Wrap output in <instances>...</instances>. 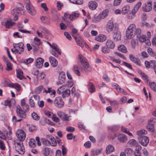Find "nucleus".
<instances>
[{"mask_svg": "<svg viewBox=\"0 0 156 156\" xmlns=\"http://www.w3.org/2000/svg\"><path fill=\"white\" fill-rule=\"evenodd\" d=\"M13 48L11 49L13 53L20 54L23 53L24 50V45L23 43L21 42L13 44Z\"/></svg>", "mask_w": 156, "mask_h": 156, "instance_id": "nucleus-1", "label": "nucleus"}, {"mask_svg": "<svg viewBox=\"0 0 156 156\" xmlns=\"http://www.w3.org/2000/svg\"><path fill=\"white\" fill-rule=\"evenodd\" d=\"M66 86L62 85L58 87L57 90V93L59 94H62L63 98L69 97L70 94V90L69 89H66Z\"/></svg>", "mask_w": 156, "mask_h": 156, "instance_id": "nucleus-2", "label": "nucleus"}, {"mask_svg": "<svg viewBox=\"0 0 156 156\" xmlns=\"http://www.w3.org/2000/svg\"><path fill=\"white\" fill-rule=\"evenodd\" d=\"M136 29V26L134 24H130L127 28L126 31V36L128 39H131L133 36V32Z\"/></svg>", "mask_w": 156, "mask_h": 156, "instance_id": "nucleus-3", "label": "nucleus"}, {"mask_svg": "<svg viewBox=\"0 0 156 156\" xmlns=\"http://www.w3.org/2000/svg\"><path fill=\"white\" fill-rule=\"evenodd\" d=\"M25 8L27 12L30 15L34 16L36 14V10L30 2H26Z\"/></svg>", "mask_w": 156, "mask_h": 156, "instance_id": "nucleus-4", "label": "nucleus"}, {"mask_svg": "<svg viewBox=\"0 0 156 156\" xmlns=\"http://www.w3.org/2000/svg\"><path fill=\"white\" fill-rule=\"evenodd\" d=\"M14 144L16 151L19 154H23L25 152V149L23 143L21 142H15Z\"/></svg>", "mask_w": 156, "mask_h": 156, "instance_id": "nucleus-5", "label": "nucleus"}, {"mask_svg": "<svg viewBox=\"0 0 156 156\" xmlns=\"http://www.w3.org/2000/svg\"><path fill=\"white\" fill-rule=\"evenodd\" d=\"M80 15L79 12L77 11L73 12L71 14L65 13L64 16L65 17L69 18L71 20H74L79 17Z\"/></svg>", "mask_w": 156, "mask_h": 156, "instance_id": "nucleus-6", "label": "nucleus"}, {"mask_svg": "<svg viewBox=\"0 0 156 156\" xmlns=\"http://www.w3.org/2000/svg\"><path fill=\"white\" fill-rule=\"evenodd\" d=\"M113 33V38L114 40L116 41L120 40L121 35L120 32L119 30L118 26H115Z\"/></svg>", "mask_w": 156, "mask_h": 156, "instance_id": "nucleus-7", "label": "nucleus"}, {"mask_svg": "<svg viewBox=\"0 0 156 156\" xmlns=\"http://www.w3.org/2000/svg\"><path fill=\"white\" fill-rule=\"evenodd\" d=\"M16 136L20 141H23L24 140L26 134L23 130L21 129H18L16 131Z\"/></svg>", "mask_w": 156, "mask_h": 156, "instance_id": "nucleus-8", "label": "nucleus"}, {"mask_svg": "<svg viewBox=\"0 0 156 156\" xmlns=\"http://www.w3.org/2000/svg\"><path fill=\"white\" fill-rule=\"evenodd\" d=\"M54 105L56 107L61 108H62L64 105V102L61 97H56L54 102Z\"/></svg>", "mask_w": 156, "mask_h": 156, "instance_id": "nucleus-9", "label": "nucleus"}, {"mask_svg": "<svg viewBox=\"0 0 156 156\" xmlns=\"http://www.w3.org/2000/svg\"><path fill=\"white\" fill-rule=\"evenodd\" d=\"M21 10L19 8H15L11 11V14L13 16V20L14 21H16L18 18V16L20 14Z\"/></svg>", "mask_w": 156, "mask_h": 156, "instance_id": "nucleus-10", "label": "nucleus"}, {"mask_svg": "<svg viewBox=\"0 0 156 156\" xmlns=\"http://www.w3.org/2000/svg\"><path fill=\"white\" fill-rule=\"evenodd\" d=\"M54 48H52L50 50V53L55 57H58L61 54V51L56 44Z\"/></svg>", "mask_w": 156, "mask_h": 156, "instance_id": "nucleus-11", "label": "nucleus"}, {"mask_svg": "<svg viewBox=\"0 0 156 156\" xmlns=\"http://www.w3.org/2000/svg\"><path fill=\"white\" fill-rule=\"evenodd\" d=\"M140 144L144 146H146L149 142L148 138L146 136H143L142 137H137Z\"/></svg>", "mask_w": 156, "mask_h": 156, "instance_id": "nucleus-12", "label": "nucleus"}, {"mask_svg": "<svg viewBox=\"0 0 156 156\" xmlns=\"http://www.w3.org/2000/svg\"><path fill=\"white\" fill-rule=\"evenodd\" d=\"M152 3L151 2L144 4L142 6V11L145 12H149L152 9Z\"/></svg>", "mask_w": 156, "mask_h": 156, "instance_id": "nucleus-13", "label": "nucleus"}, {"mask_svg": "<svg viewBox=\"0 0 156 156\" xmlns=\"http://www.w3.org/2000/svg\"><path fill=\"white\" fill-rule=\"evenodd\" d=\"M115 26H118L117 25H114L113 22L112 21H109L106 25V30L109 32L112 31H113Z\"/></svg>", "mask_w": 156, "mask_h": 156, "instance_id": "nucleus-14", "label": "nucleus"}, {"mask_svg": "<svg viewBox=\"0 0 156 156\" xmlns=\"http://www.w3.org/2000/svg\"><path fill=\"white\" fill-rule=\"evenodd\" d=\"M76 42L78 45L82 48L84 47V45L86 44V43L83 39L80 36H79L78 37H77L76 36H74Z\"/></svg>", "mask_w": 156, "mask_h": 156, "instance_id": "nucleus-15", "label": "nucleus"}, {"mask_svg": "<svg viewBox=\"0 0 156 156\" xmlns=\"http://www.w3.org/2000/svg\"><path fill=\"white\" fill-rule=\"evenodd\" d=\"M5 82L7 83L8 85L10 87L15 88L17 91H19L21 87L20 85L17 83H11L8 79L6 80Z\"/></svg>", "mask_w": 156, "mask_h": 156, "instance_id": "nucleus-16", "label": "nucleus"}, {"mask_svg": "<svg viewBox=\"0 0 156 156\" xmlns=\"http://www.w3.org/2000/svg\"><path fill=\"white\" fill-rule=\"evenodd\" d=\"M44 92L46 93H49L50 95L54 98L55 95V91L51 87H47L43 88Z\"/></svg>", "mask_w": 156, "mask_h": 156, "instance_id": "nucleus-17", "label": "nucleus"}, {"mask_svg": "<svg viewBox=\"0 0 156 156\" xmlns=\"http://www.w3.org/2000/svg\"><path fill=\"white\" fill-rule=\"evenodd\" d=\"M106 47L108 49H113L115 47V42L111 39H108L105 42Z\"/></svg>", "mask_w": 156, "mask_h": 156, "instance_id": "nucleus-18", "label": "nucleus"}, {"mask_svg": "<svg viewBox=\"0 0 156 156\" xmlns=\"http://www.w3.org/2000/svg\"><path fill=\"white\" fill-rule=\"evenodd\" d=\"M16 111L18 116L21 119L25 118L26 117V114L20 108H17L16 109Z\"/></svg>", "mask_w": 156, "mask_h": 156, "instance_id": "nucleus-19", "label": "nucleus"}, {"mask_svg": "<svg viewBox=\"0 0 156 156\" xmlns=\"http://www.w3.org/2000/svg\"><path fill=\"white\" fill-rule=\"evenodd\" d=\"M112 86L115 88L119 92L124 94H127L126 92L122 88L117 84L114 83L112 84Z\"/></svg>", "mask_w": 156, "mask_h": 156, "instance_id": "nucleus-20", "label": "nucleus"}, {"mask_svg": "<svg viewBox=\"0 0 156 156\" xmlns=\"http://www.w3.org/2000/svg\"><path fill=\"white\" fill-rule=\"evenodd\" d=\"M107 39V36L104 34H99L94 38L96 41L99 42H103Z\"/></svg>", "mask_w": 156, "mask_h": 156, "instance_id": "nucleus-21", "label": "nucleus"}, {"mask_svg": "<svg viewBox=\"0 0 156 156\" xmlns=\"http://www.w3.org/2000/svg\"><path fill=\"white\" fill-rule=\"evenodd\" d=\"M1 24L2 25L5 26L6 28H9L12 26L14 23L11 20H6L5 23L3 22H2Z\"/></svg>", "mask_w": 156, "mask_h": 156, "instance_id": "nucleus-22", "label": "nucleus"}, {"mask_svg": "<svg viewBox=\"0 0 156 156\" xmlns=\"http://www.w3.org/2000/svg\"><path fill=\"white\" fill-rule=\"evenodd\" d=\"M118 139L120 142L125 143L127 141V138L126 135L123 134H120L118 135Z\"/></svg>", "mask_w": 156, "mask_h": 156, "instance_id": "nucleus-23", "label": "nucleus"}, {"mask_svg": "<svg viewBox=\"0 0 156 156\" xmlns=\"http://www.w3.org/2000/svg\"><path fill=\"white\" fill-rule=\"evenodd\" d=\"M49 60L51 65L53 67H56L58 65V61L57 60L52 56H50Z\"/></svg>", "mask_w": 156, "mask_h": 156, "instance_id": "nucleus-24", "label": "nucleus"}, {"mask_svg": "<svg viewBox=\"0 0 156 156\" xmlns=\"http://www.w3.org/2000/svg\"><path fill=\"white\" fill-rule=\"evenodd\" d=\"M44 62V60L41 58H38L36 60L35 65L37 67L40 68L41 67Z\"/></svg>", "mask_w": 156, "mask_h": 156, "instance_id": "nucleus-25", "label": "nucleus"}, {"mask_svg": "<svg viewBox=\"0 0 156 156\" xmlns=\"http://www.w3.org/2000/svg\"><path fill=\"white\" fill-rule=\"evenodd\" d=\"M21 106L24 110L27 111L29 110V106L26 103L25 101L23 99L21 100Z\"/></svg>", "mask_w": 156, "mask_h": 156, "instance_id": "nucleus-26", "label": "nucleus"}, {"mask_svg": "<svg viewBox=\"0 0 156 156\" xmlns=\"http://www.w3.org/2000/svg\"><path fill=\"white\" fill-rule=\"evenodd\" d=\"M127 144L130 147L134 146L137 147L139 145L136 141L134 139H132L129 140Z\"/></svg>", "mask_w": 156, "mask_h": 156, "instance_id": "nucleus-27", "label": "nucleus"}, {"mask_svg": "<svg viewBox=\"0 0 156 156\" xmlns=\"http://www.w3.org/2000/svg\"><path fill=\"white\" fill-rule=\"evenodd\" d=\"M98 6L97 3L95 2L90 1L88 3L89 8L92 10L95 9Z\"/></svg>", "mask_w": 156, "mask_h": 156, "instance_id": "nucleus-28", "label": "nucleus"}, {"mask_svg": "<svg viewBox=\"0 0 156 156\" xmlns=\"http://www.w3.org/2000/svg\"><path fill=\"white\" fill-rule=\"evenodd\" d=\"M66 79V75L63 72H61L60 73L59 76V82L62 84L64 83Z\"/></svg>", "mask_w": 156, "mask_h": 156, "instance_id": "nucleus-29", "label": "nucleus"}, {"mask_svg": "<svg viewBox=\"0 0 156 156\" xmlns=\"http://www.w3.org/2000/svg\"><path fill=\"white\" fill-rule=\"evenodd\" d=\"M129 57L130 59L132 62L139 66H140V64L139 62L138 59L137 58L134 56L132 55H129Z\"/></svg>", "mask_w": 156, "mask_h": 156, "instance_id": "nucleus-30", "label": "nucleus"}, {"mask_svg": "<svg viewBox=\"0 0 156 156\" xmlns=\"http://www.w3.org/2000/svg\"><path fill=\"white\" fill-rule=\"evenodd\" d=\"M115 149L113 146L111 145H108L106 149V153L107 154H108L114 151Z\"/></svg>", "mask_w": 156, "mask_h": 156, "instance_id": "nucleus-31", "label": "nucleus"}, {"mask_svg": "<svg viewBox=\"0 0 156 156\" xmlns=\"http://www.w3.org/2000/svg\"><path fill=\"white\" fill-rule=\"evenodd\" d=\"M141 4L142 3L140 2H138L136 4L132 11H133V14L136 13L138 11V9L141 6Z\"/></svg>", "mask_w": 156, "mask_h": 156, "instance_id": "nucleus-32", "label": "nucleus"}, {"mask_svg": "<svg viewBox=\"0 0 156 156\" xmlns=\"http://www.w3.org/2000/svg\"><path fill=\"white\" fill-rule=\"evenodd\" d=\"M147 133V131L144 129L140 130L136 132V134L138 136V137H142L143 136H145L144 135Z\"/></svg>", "mask_w": 156, "mask_h": 156, "instance_id": "nucleus-33", "label": "nucleus"}, {"mask_svg": "<svg viewBox=\"0 0 156 156\" xmlns=\"http://www.w3.org/2000/svg\"><path fill=\"white\" fill-rule=\"evenodd\" d=\"M139 73L144 81L146 83H148L149 81V79L147 76L141 71H139Z\"/></svg>", "mask_w": 156, "mask_h": 156, "instance_id": "nucleus-34", "label": "nucleus"}, {"mask_svg": "<svg viewBox=\"0 0 156 156\" xmlns=\"http://www.w3.org/2000/svg\"><path fill=\"white\" fill-rule=\"evenodd\" d=\"M108 10H103L102 12H100L99 15V16L101 19H104L105 17L107 16L108 13Z\"/></svg>", "mask_w": 156, "mask_h": 156, "instance_id": "nucleus-35", "label": "nucleus"}, {"mask_svg": "<svg viewBox=\"0 0 156 156\" xmlns=\"http://www.w3.org/2000/svg\"><path fill=\"white\" fill-rule=\"evenodd\" d=\"M130 9V7L129 6L126 5L122 9V13L123 15H125L127 14L129 12Z\"/></svg>", "mask_w": 156, "mask_h": 156, "instance_id": "nucleus-36", "label": "nucleus"}, {"mask_svg": "<svg viewBox=\"0 0 156 156\" xmlns=\"http://www.w3.org/2000/svg\"><path fill=\"white\" fill-rule=\"evenodd\" d=\"M80 67H79L78 66L75 65L73 67V71L74 73L78 76H80L81 75L80 73Z\"/></svg>", "mask_w": 156, "mask_h": 156, "instance_id": "nucleus-37", "label": "nucleus"}, {"mask_svg": "<svg viewBox=\"0 0 156 156\" xmlns=\"http://www.w3.org/2000/svg\"><path fill=\"white\" fill-rule=\"evenodd\" d=\"M141 149V147L140 145L138 146L134 152L135 156H141V153L140 151Z\"/></svg>", "mask_w": 156, "mask_h": 156, "instance_id": "nucleus-38", "label": "nucleus"}, {"mask_svg": "<svg viewBox=\"0 0 156 156\" xmlns=\"http://www.w3.org/2000/svg\"><path fill=\"white\" fill-rule=\"evenodd\" d=\"M82 65L85 70L89 71H90L91 70V69L90 66L87 61L84 62L83 63H82Z\"/></svg>", "mask_w": 156, "mask_h": 156, "instance_id": "nucleus-39", "label": "nucleus"}, {"mask_svg": "<svg viewBox=\"0 0 156 156\" xmlns=\"http://www.w3.org/2000/svg\"><path fill=\"white\" fill-rule=\"evenodd\" d=\"M118 50L121 52L126 53L127 52V48L124 45H120L118 47Z\"/></svg>", "mask_w": 156, "mask_h": 156, "instance_id": "nucleus-40", "label": "nucleus"}, {"mask_svg": "<svg viewBox=\"0 0 156 156\" xmlns=\"http://www.w3.org/2000/svg\"><path fill=\"white\" fill-rule=\"evenodd\" d=\"M152 120H150L147 126V129L150 132H153L154 130V128L153 125L150 122L152 121Z\"/></svg>", "mask_w": 156, "mask_h": 156, "instance_id": "nucleus-41", "label": "nucleus"}, {"mask_svg": "<svg viewBox=\"0 0 156 156\" xmlns=\"http://www.w3.org/2000/svg\"><path fill=\"white\" fill-rule=\"evenodd\" d=\"M41 21L44 23L49 24L50 23V20L49 18L46 16H41Z\"/></svg>", "mask_w": 156, "mask_h": 156, "instance_id": "nucleus-42", "label": "nucleus"}, {"mask_svg": "<svg viewBox=\"0 0 156 156\" xmlns=\"http://www.w3.org/2000/svg\"><path fill=\"white\" fill-rule=\"evenodd\" d=\"M121 129L122 132L127 134L129 136H133L132 133L129 132L128 129L122 126L121 128Z\"/></svg>", "mask_w": 156, "mask_h": 156, "instance_id": "nucleus-43", "label": "nucleus"}, {"mask_svg": "<svg viewBox=\"0 0 156 156\" xmlns=\"http://www.w3.org/2000/svg\"><path fill=\"white\" fill-rule=\"evenodd\" d=\"M23 72L20 69L16 70V75L18 78L20 80L22 79L23 77Z\"/></svg>", "mask_w": 156, "mask_h": 156, "instance_id": "nucleus-44", "label": "nucleus"}, {"mask_svg": "<svg viewBox=\"0 0 156 156\" xmlns=\"http://www.w3.org/2000/svg\"><path fill=\"white\" fill-rule=\"evenodd\" d=\"M101 20V18L98 15V16H94L92 19V21L94 23H98Z\"/></svg>", "mask_w": 156, "mask_h": 156, "instance_id": "nucleus-45", "label": "nucleus"}, {"mask_svg": "<svg viewBox=\"0 0 156 156\" xmlns=\"http://www.w3.org/2000/svg\"><path fill=\"white\" fill-rule=\"evenodd\" d=\"M46 31L47 30L46 29L42 28L41 30L40 29L37 31L36 33L39 37H42V33H43L44 31Z\"/></svg>", "mask_w": 156, "mask_h": 156, "instance_id": "nucleus-46", "label": "nucleus"}, {"mask_svg": "<svg viewBox=\"0 0 156 156\" xmlns=\"http://www.w3.org/2000/svg\"><path fill=\"white\" fill-rule=\"evenodd\" d=\"M78 58L80 61L81 63V64L83 63L84 62L87 61L86 58L81 54L79 55Z\"/></svg>", "mask_w": 156, "mask_h": 156, "instance_id": "nucleus-47", "label": "nucleus"}, {"mask_svg": "<svg viewBox=\"0 0 156 156\" xmlns=\"http://www.w3.org/2000/svg\"><path fill=\"white\" fill-rule=\"evenodd\" d=\"M101 153V150L100 149H96L92 150L91 153L93 155H97Z\"/></svg>", "mask_w": 156, "mask_h": 156, "instance_id": "nucleus-48", "label": "nucleus"}, {"mask_svg": "<svg viewBox=\"0 0 156 156\" xmlns=\"http://www.w3.org/2000/svg\"><path fill=\"white\" fill-rule=\"evenodd\" d=\"M89 90L91 93H93L95 91L94 87L93 84L91 82H89L88 84Z\"/></svg>", "mask_w": 156, "mask_h": 156, "instance_id": "nucleus-49", "label": "nucleus"}, {"mask_svg": "<svg viewBox=\"0 0 156 156\" xmlns=\"http://www.w3.org/2000/svg\"><path fill=\"white\" fill-rule=\"evenodd\" d=\"M70 2L73 4L81 5L83 3V0H69Z\"/></svg>", "mask_w": 156, "mask_h": 156, "instance_id": "nucleus-50", "label": "nucleus"}, {"mask_svg": "<svg viewBox=\"0 0 156 156\" xmlns=\"http://www.w3.org/2000/svg\"><path fill=\"white\" fill-rule=\"evenodd\" d=\"M36 141L33 139H31L30 140V141L29 143L30 146L34 148L35 147Z\"/></svg>", "mask_w": 156, "mask_h": 156, "instance_id": "nucleus-51", "label": "nucleus"}, {"mask_svg": "<svg viewBox=\"0 0 156 156\" xmlns=\"http://www.w3.org/2000/svg\"><path fill=\"white\" fill-rule=\"evenodd\" d=\"M43 154L45 156H48L50 154V149L48 147L45 148L43 150Z\"/></svg>", "mask_w": 156, "mask_h": 156, "instance_id": "nucleus-52", "label": "nucleus"}, {"mask_svg": "<svg viewBox=\"0 0 156 156\" xmlns=\"http://www.w3.org/2000/svg\"><path fill=\"white\" fill-rule=\"evenodd\" d=\"M50 145H51L53 147H55L57 145V142L56 140H55L54 138H50Z\"/></svg>", "mask_w": 156, "mask_h": 156, "instance_id": "nucleus-53", "label": "nucleus"}, {"mask_svg": "<svg viewBox=\"0 0 156 156\" xmlns=\"http://www.w3.org/2000/svg\"><path fill=\"white\" fill-rule=\"evenodd\" d=\"M147 37L144 35H142L140 36L139 38V41L141 42H145L147 40Z\"/></svg>", "mask_w": 156, "mask_h": 156, "instance_id": "nucleus-54", "label": "nucleus"}, {"mask_svg": "<svg viewBox=\"0 0 156 156\" xmlns=\"http://www.w3.org/2000/svg\"><path fill=\"white\" fill-rule=\"evenodd\" d=\"M41 141L42 144L46 146L50 145V141L45 138H42L41 139Z\"/></svg>", "mask_w": 156, "mask_h": 156, "instance_id": "nucleus-55", "label": "nucleus"}, {"mask_svg": "<svg viewBox=\"0 0 156 156\" xmlns=\"http://www.w3.org/2000/svg\"><path fill=\"white\" fill-rule=\"evenodd\" d=\"M149 86L153 90L156 92V84L154 82L150 83Z\"/></svg>", "mask_w": 156, "mask_h": 156, "instance_id": "nucleus-56", "label": "nucleus"}, {"mask_svg": "<svg viewBox=\"0 0 156 156\" xmlns=\"http://www.w3.org/2000/svg\"><path fill=\"white\" fill-rule=\"evenodd\" d=\"M43 88V86H40L35 89V92L36 93L40 94Z\"/></svg>", "mask_w": 156, "mask_h": 156, "instance_id": "nucleus-57", "label": "nucleus"}, {"mask_svg": "<svg viewBox=\"0 0 156 156\" xmlns=\"http://www.w3.org/2000/svg\"><path fill=\"white\" fill-rule=\"evenodd\" d=\"M44 113L46 116L48 117H50L52 116L53 113L48 110H45L44 111Z\"/></svg>", "mask_w": 156, "mask_h": 156, "instance_id": "nucleus-58", "label": "nucleus"}, {"mask_svg": "<svg viewBox=\"0 0 156 156\" xmlns=\"http://www.w3.org/2000/svg\"><path fill=\"white\" fill-rule=\"evenodd\" d=\"M6 64L7 66L6 70L9 71L12 70V65L8 61L6 62Z\"/></svg>", "mask_w": 156, "mask_h": 156, "instance_id": "nucleus-59", "label": "nucleus"}, {"mask_svg": "<svg viewBox=\"0 0 156 156\" xmlns=\"http://www.w3.org/2000/svg\"><path fill=\"white\" fill-rule=\"evenodd\" d=\"M78 127L82 131H83L86 130L85 126L82 122H79L78 123Z\"/></svg>", "mask_w": 156, "mask_h": 156, "instance_id": "nucleus-60", "label": "nucleus"}, {"mask_svg": "<svg viewBox=\"0 0 156 156\" xmlns=\"http://www.w3.org/2000/svg\"><path fill=\"white\" fill-rule=\"evenodd\" d=\"M0 148L2 150H4L5 149V143L1 140H0Z\"/></svg>", "mask_w": 156, "mask_h": 156, "instance_id": "nucleus-61", "label": "nucleus"}, {"mask_svg": "<svg viewBox=\"0 0 156 156\" xmlns=\"http://www.w3.org/2000/svg\"><path fill=\"white\" fill-rule=\"evenodd\" d=\"M70 117V116L68 115L65 113L62 119L63 120L68 121L71 120Z\"/></svg>", "mask_w": 156, "mask_h": 156, "instance_id": "nucleus-62", "label": "nucleus"}, {"mask_svg": "<svg viewBox=\"0 0 156 156\" xmlns=\"http://www.w3.org/2000/svg\"><path fill=\"white\" fill-rule=\"evenodd\" d=\"M28 130L30 132H33L34 131L37 130L36 127L34 125H32L29 126Z\"/></svg>", "mask_w": 156, "mask_h": 156, "instance_id": "nucleus-63", "label": "nucleus"}, {"mask_svg": "<svg viewBox=\"0 0 156 156\" xmlns=\"http://www.w3.org/2000/svg\"><path fill=\"white\" fill-rule=\"evenodd\" d=\"M32 116L33 119L35 120H38L39 119V117L36 113L35 112H33L32 114Z\"/></svg>", "mask_w": 156, "mask_h": 156, "instance_id": "nucleus-64", "label": "nucleus"}]
</instances>
